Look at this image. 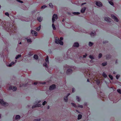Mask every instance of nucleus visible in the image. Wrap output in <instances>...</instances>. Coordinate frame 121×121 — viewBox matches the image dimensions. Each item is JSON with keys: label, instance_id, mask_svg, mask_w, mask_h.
<instances>
[{"label": "nucleus", "instance_id": "nucleus-1", "mask_svg": "<svg viewBox=\"0 0 121 121\" xmlns=\"http://www.w3.org/2000/svg\"><path fill=\"white\" fill-rule=\"evenodd\" d=\"M7 25V26H6V25H5L6 27L8 28V29L9 30V32H11V33H15L17 31V28L16 27H15L13 25Z\"/></svg>", "mask_w": 121, "mask_h": 121}, {"label": "nucleus", "instance_id": "nucleus-2", "mask_svg": "<svg viewBox=\"0 0 121 121\" xmlns=\"http://www.w3.org/2000/svg\"><path fill=\"white\" fill-rule=\"evenodd\" d=\"M63 39V37H60V40L58 37H56V38L55 42L56 43L58 44H60L61 45H63V43L61 41Z\"/></svg>", "mask_w": 121, "mask_h": 121}, {"label": "nucleus", "instance_id": "nucleus-3", "mask_svg": "<svg viewBox=\"0 0 121 121\" xmlns=\"http://www.w3.org/2000/svg\"><path fill=\"white\" fill-rule=\"evenodd\" d=\"M0 103L2 106H7L8 105V104L4 102L3 99H0Z\"/></svg>", "mask_w": 121, "mask_h": 121}, {"label": "nucleus", "instance_id": "nucleus-4", "mask_svg": "<svg viewBox=\"0 0 121 121\" xmlns=\"http://www.w3.org/2000/svg\"><path fill=\"white\" fill-rule=\"evenodd\" d=\"M57 18V15L55 14H54L52 18V21L53 23H54L56 20Z\"/></svg>", "mask_w": 121, "mask_h": 121}, {"label": "nucleus", "instance_id": "nucleus-5", "mask_svg": "<svg viewBox=\"0 0 121 121\" xmlns=\"http://www.w3.org/2000/svg\"><path fill=\"white\" fill-rule=\"evenodd\" d=\"M56 88V86L55 85L53 84L50 86L49 87V89L51 90H52Z\"/></svg>", "mask_w": 121, "mask_h": 121}, {"label": "nucleus", "instance_id": "nucleus-6", "mask_svg": "<svg viewBox=\"0 0 121 121\" xmlns=\"http://www.w3.org/2000/svg\"><path fill=\"white\" fill-rule=\"evenodd\" d=\"M111 16L112 18L114 19L115 21H116L117 22H118L119 21L118 19V18L114 15L112 14L111 15Z\"/></svg>", "mask_w": 121, "mask_h": 121}, {"label": "nucleus", "instance_id": "nucleus-7", "mask_svg": "<svg viewBox=\"0 0 121 121\" xmlns=\"http://www.w3.org/2000/svg\"><path fill=\"white\" fill-rule=\"evenodd\" d=\"M100 96L101 97V99L103 101H104V100L103 99L105 97V95L103 93L101 92H100Z\"/></svg>", "mask_w": 121, "mask_h": 121}, {"label": "nucleus", "instance_id": "nucleus-8", "mask_svg": "<svg viewBox=\"0 0 121 121\" xmlns=\"http://www.w3.org/2000/svg\"><path fill=\"white\" fill-rule=\"evenodd\" d=\"M9 89L10 90H12L13 91H16L17 90V88L15 86H13V87L11 86H10Z\"/></svg>", "mask_w": 121, "mask_h": 121}, {"label": "nucleus", "instance_id": "nucleus-9", "mask_svg": "<svg viewBox=\"0 0 121 121\" xmlns=\"http://www.w3.org/2000/svg\"><path fill=\"white\" fill-rule=\"evenodd\" d=\"M96 4L97 6L99 7L101 6H102V3L100 2H96Z\"/></svg>", "mask_w": 121, "mask_h": 121}, {"label": "nucleus", "instance_id": "nucleus-10", "mask_svg": "<svg viewBox=\"0 0 121 121\" xmlns=\"http://www.w3.org/2000/svg\"><path fill=\"white\" fill-rule=\"evenodd\" d=\"M104 20L108 22H111V19L109 17H105L104 18Z\"/></svg>", "mask_w": 121, "mask_h": 121}, {"label": "nucleus", "instance_id": "nucleus-11", "mask_svg": "<svg viewBox=\"0 0 121 121\" xmlns=\"http://www.w3.org/2000/svg\"><path fill=\"white\" fill-rule=\"evenodd\" d=\"M31 33L33 35L36 36L37 35V33L35 31L32 30Z\"/></svg>", "mask_w": 121, "mask_h": 121}, {"label": "nucleus", "instance_id": "nucleus-12", "mask_svg": "<svg viewBox=\"0 0 121 121\" xmlns=\"http://www.w3.org/2000/svg\"><path fill=\"white\" fill-rule=\"evenodd\" d=\"M72 72V70L71 69H68L67 71V74H69Z\"/></svg>", "mask_w": 121, "mask_h": 121}, {"label": "nucleus", "instance_id": "nucleus-13", "mask_svg": "<svg viewBox=\"0 0 121 121\" xmlns=\"http://www.w3.org/2000/svg\"><path fill=\"white\" fill-rule=\"evenodd\" d=\"M86 9V8L85 7H84L81 9V12L82 13H84L85 11V10Z\"/></svg>", "mask_w": 121, "mask_h": 121}, {"label": "nucleus", "instance_id": "nucleus-14", "mask_svg": "<svg viewBox=\"0 0 121 121\" xmlns=\"http://www.w3.org/2000/svg\"><path fill=\"white\" fill-rule=\"evenodd\" d=\"M79 45L78 43L77 42H75L74 43L73 46L75 47H78L79 46Z\"/></svg>", "mask_w": 121, "mask_h": 121}, {"label": "nucleus", "instance_id": "nucleus-15", "mask_svg": "<svg viewBox=\"0 0 121 121\" xmlns=\"http://www.w3.org/2000/svg\"><path fill=\"white\" fill-rule=\"evenodd\" d=\"M41 106V105L40 104H36L35 105H34L32 106V108H34L35 107H39Z\"/></svg>", "mask_w": 121, "mask_h": 121}, {"label": "nucleus", "instance_id": "nucleus-16", "mask_svg": "<svg viewBox=\"0 0 121 121\" xmlns=\"http://www.w3.org/2000/svg\"><path fill=\"white\" fill-rule=\"evenodd\" d=\"M45 61L46 63L47 64L49 63V60H48V57L47 56H46L45 59Z\"/></svg>", "mask_w": 121, "mask_h": 121}, {"label": "nucleus", "instance_id": "nucleus-17", "mask_svg": "<svg viewBox=\"0 0 121 121\" xmlns=\"http://www.w3.org/2000/svg\"><path fill=\"white\" fill-rule=\"evenodd\" d=\"M96 82L97 85L98 86H99L100 82V81L98 79L96 81Z\"/></svg>", "mask_w": 121, "mask_h": 121}, {"label": "nucleus", "instance_id": "nucleus-18", "mask_svg": "<svg viewBox=\"0 0 121 121\" xmlns=\"http://www.w3.org/2000/svg\"><path fill=\"white\" fill-rule=\"evenodd\" d=\"M96 33L95 32H91L90 34V35L91 36H94L96 35Z\"/></svg>", "mask_w": 121, "mask_h": 121}, {"label": "nucleus", "instance_id": "nucleus-19", "mask_svg": "<svg viewBox=\"0 0 121 121\" xmlns=\"http://www.w3.org/2000/svg\"><path fill=\"white\" fill-rule=\"evenodd\" d=\"M103 76L105 78H106L107 77V75L104 72H103L102 74Z\"/></svg>", "mask_w": 121, "mask_h": 121}, {"label": "nucleus", "instance_id": "nucleus-20", "mask_svg": "<svg viewBox=\"0 0 121 121\" xmlns=\"http://www.w3.org/2000/svg\"><path fill=\"white\" fill-rule=\"evenodd\" d=\"M27 86V84H22V85H21L20 84V85L19 86L20 87H21L22 86H23L24 87H26Z\"/></svg>", "mask_w": 121, "mask_h": 121}, {"label": "nucleus", "instance_id": "nucleus-21", "mask_svg": "<svg viewBox=\"0 0 121 121\" xmlns=\"http://www.w3.org/2000/svg\"><path fill=\"white\" fill-rule=\"evenodd\" d=\"M34 58L35 59L37 60L38 58V56L36 55H35L34 56Z\"/></svg>", "mask_w": 121, "mask_h": 121}, {"label": "nucleus", "instance_id": "nucleus-22", "mask_svg": "<svg viewBox=\"0 0 121 121\" xmlns=\"http://www.w3.org/2000/svg\"><path fill=\"white\" fill-rule=\"evenodd\" d=\"M64 99L65 102H67L68 101V97L67 96L64 97Z\"/></svg>", "mask_w": 121, "mask_h": 121}, {"label": "nucleus", "instance_id": "nucleus-23", "mask_svg": "<svg viewBox=\"0 0 121 121\" xmlns=\"http://www.w3.org/2000/svg\"><path fill=\"white\" fill-rule=\"evenodd\" d=\"M82 117V116L81 114H79L78 116V119L79 120L81 119Z\"/></svg>", "mask_w": 121, "mask_h": 121}, {"label": "nucleus", "instance_id": "nucleus-24", "mask_svg": "<svg viewBox=\"0 0 121 121\" xmlns=\"http://www.w3.org/2000/svg\"><path fill=\"white\" fill-rule=\"evenodd\" d=\"M37 20L39 22H41L42 20V18L41 17H38Z\"/></svg>", "mask_w": 121, "mask_h": 121}, {"label": "nucleus", "instance_id": "nucleus-25", "mask_svg": "<svg viewBox=\"0 0 121 121\" xmlns=\"http://www.w3.org/2000/svg\"><path fill=\"white\" fill-rule=\"evenodd\" d=\"M41 28V26H40L38 27H37L36 28V30L37 31H39Z\"/></svg>", "mask_w": 121, "mask_h": 121}, {"label": "nucleus", "instance_id": "nucleus-26", "mask_svg": "<svg viewBox=\"0 0 121 121\" xmlns=\"http://www.w3.org/2000/svg\"><path fill=\"white\" fill-rule=\"evenodd\" d=\"M93 45V43H92L91 42H90L89 43V46L90 47L92 46Z\"/></svg>", "mask_w": 121, "mask_h": 121}, {"label": "nucleus", "instance_id": "nucleus-27", "mask_svg": "<svg viewBox=\"0 0 121 121\" xmlns=\"http://www.w3.org/2000/svg\"><path fill=\"white\" fill-rule=\"evenodd\" d=\"M107 64V63L106 62H105L103 63L102 64V65L103 66H106Z\"/></svg>", "mask_w": 121, "mask_h": 121}, {"label": "nucleus", "instance_id": "nucleus-28", "mask_svg": "<svg viewBox=\"0 0 121 121\" xmlns=\"http://www.w3.org/2000/svg\"><path fill=\"white\" fill-rule=\"evenodd\" d=\"M21 55H18L17 56L15 57V59H17L18 58L21 57Z\"/></svg>", "mask_w": 121, "mask_h": 121}, {"label": "nucleus", "instance_id": "nucleus-29", "mask_svg": "<svg viewBox=\"0 0 121 121\" xmlns=\"http://www.w3.org/2000/svg\"><path fill=\"white\" fill-rule=\"evenodd\" d=\"M20 116L19 115H16V119H20Z\"/></svg>", "mask_w": 121, "mask_h": 121}, {"label": "nucleus", "instance_id": "nucleus-30", "mask_svg": "<svg viewBox=\"0 0 121 121\" xmlns=\"http://www.w3.org/2000/svg\"><path fill=\"white\" fill-rule=\"evenodd\" d=\"M73 14L74 15H78L80 14V13L78 12H74L73 13Z\"/></svg>", "mask_w": 121, "mask_h": 121}, {"label": "nucleus", "instance_id": "nucleus-31", "mask_svg": "<svg viewBox=\"0 0 121 121\" xmlns=\"http://www.w3.org/2000/svg\"><path fill=\"white\" fill-rule=\"evenodd\" d=\"M111 58V56L110 55H106V58L107 59H109Z\"/></svg>", "mask_w": 121, "mask_h": 121}, {"label": "nucleus", "instance_id": "nucleus-32", "mask_svg": "<svg viewBox=\"0 0 121 121\" xmlns=\"http://www.w3.org/2000/svg\"><path fill=\"white\" fill-rule=\"evenodd\" d=\"M49 5L50 7H51L53 8V6L52 5V4L51 3H50L49 4Z\"/></svg>", "mask_w": 121, "mask_h": 121}, {"label": "nucleus", "instance_id": "nucleus-33", "mask_svg": "<svg viewBox=\"0 0 121 121\" xmlns=\"http://www.w3.org/2000/svg\"><path fill=\"white\" fill-rule=\"evenodd\" d=\"M52 26L54 30H56V28L55 27V25L54 24H52Z\"/></svg>", "mask_w": 121, "mask_h": 121}, {"label": "nucleus", "instance_id": "nucleus-34", "mask_svg": "<svg viewBox=\"0 0 121 121\" xmlns=\"http://www.w3.org/2000/svg\"><path fill=\"white\" fill-rule=\"evenodd\" d=\"M109 77L110 78V79L111 80H112L113 79V76L111 75H108Z\"/></svg>", "mask_w": 121, "mask_h": 121}, {"label": "nucleus", "instance_id": "nucleus-35", "mask_svg": "<svg viewBox=\"0 0 121 121\" xmlns=\"http://www.w3.org/2000/svg\"><path fill=\"white\" fill-rule=\"evenodd\" d=\"M109 3L112 5H114L113 2L111 1H109Z\"/></svg>", "mask_w": 121, "mask_h": 121}, {"label": "nucleus", "instance_id": "nucleus-36", "mask_svg": "<svg viewBox=\"0 0 121 121\" xmlns=\"http://www.w3.org/2000/svg\"><path fill=\"white\" fill-rule=\"evenodd\" d=\"M102 56V54L100 53L99 54L98 56V57L99 58H101Z\"/></svg>", "mask_w": 121, "mask_h": 121}, {"label": "nucleus", "instance_id": "nucleus-37", "mask_svg": "<svg viewBox=\"0 0 121 121\" xmlns=\"http://www.w3.org/2000/svg\"><path fill=\"white\" fill-rule=\"evenodd\" d=\"M71 104L73 106V107H76V105L74 103H71Z\"/></svg>", "mask_w": 121, "mask_h": 121}, {"label": "nucleus", "instance_id": "nucleus-38", "mask_svg": "<svg viewBox=\"0 0 121 121\" xmlns=\"http://www.w3.org/2000/svg\"><path fill=\"white\" fill-rule=\"evenodd\" d=\"M47 63H45L43 64V66H45V67H46V68H47L48 65L47 64Z\"/></svg>", "mask_w": 121, "mask_h": 121}, {"label": "nucleus", "instance_id": "nucleus-39", "mask_svg": "<svg viewBox=\"0 0 121 121\" xmlns=\"http://www.w3.org/2000/svg\"><path fill=\"white\" fill-rule=\"evenodd\" d=\"M27 42L28 43H30L31 42V40L30 39H28L27 40Z\"/></svg>", "mask_w": 121, "mask_h": 121}, {"label": "nucleus", "instance_id": "nucleus-40", "mask_svg": "<svg viewBox=\"0 0 121 121\" xmlns=\"http://www.w3.org/2000/svg\"><path fill=\"white\" fill-rule=\"evenodd\" d=\"M77 99V100L79 102L80 101V99L79 97L78 96H77L76 97Z\"/></svg>", "mask_w": 121, "mask_h": 121}, {"label": "nucleus", "instance_id": "nucleus-41", "mask_svg": "<svg viewBox=\"0 0 121 121\" xmlns=\"http://www.w3.org/2000/svg\"><path fill=\"white\" fill-rule=\"evenodd\" d=\"M46 7H47L45 5H44L43 6H42V7H41V9H43V8H46Z\"/></svg>", "mask_w": 121, "mask_h": 121}, {"label": "nucleus", "instance_id": "nucleus-42", "mask_svg": "<svg viewBox=\"0 0 121 121\" xmlns=\"http://www.w3.org/2000/svg\"><path fill=\"white\" fill-rule=\"evenodd\" d=\"M89 57L91 59H94L93 56L91 55H90V56Z\"/></svg>", "mask_w": 121, "mask_h": 121}, {"label": "nucleus", "instance_id": "nucleus-43", "mask_svg": "<svg viewBox=\"0 0 121 121\" xmlns=\"http://www.w3.org/2000/svg\"><path fill=\"white\" fill-rule=\"evenodd\" d=\"M117 92L119 93L120 94H121V90L120 89H118L117 90Z\"/></svg>", "mask_w": 121, "mask_h": 121}, {"label": "nucleus", "instance_id": "nucleus-44", "mask_svg": "<svg viewBox=\"0 0 121 121\" xmlns=\"http://www.w3.org/2000/svg\"><path fill=\"white\" fill-rule=\"evenodd\" d=\"M120 76L119 75H117L116 76V78L117 79H118V78H119V77Z\"/></svg>", "mask_w": 121, "mask_h": 121}, {"label": "nucleus", "instance_id": "nucleus-45", "mask_svg": "<svg viewBox=\"0 0 121 121\" xmlns=\"http://www.w3.org/2000/svg\"><path fill=\"white\" fill-rule=\"evenodd\" d=\"M5 15L7 16H9V14L8 12H6L5 13Z\"/></svg>", "mask_w": 121, "mask_h": 121}, {"label": "nucleus", "instance_id": "nucleus-46", "mask_svg": "<svg viewBox=\"0 0 121 121\" xmlns=\"http://www.w3.org/2000/svg\"><path fill=\"white\" fill-rule=\"evenodd\" d=\"M87 54L86 53L85 54V55H83V57L84 58H86V56H87Z\"/></svg>", "mask_w": 121, "mask_h": 121}, {"label": "nucleus", "instance_id": "nucleus-47", "mask_svg": "<svg viewBox=\"0 0 121 121\" xmlns=\"http://www.w3.org/2000/svg\"><path fill=\"white\" fill-rule=\"evenodd\" d=\"M17 1L20 2V3H23V1H21V0H16Z\"/></svg>", "mask_w": 121, "mask_h": 121}, {"label": "nucleus", "instance_id": "nucleus-48", "mask_svg": "<svg viewBox=\"0 0 121 121\" xmlns=\"http://www.w3.org/2000/svg\"><path fill=\"white\" fill-rule=\"evenodd\" d=\"M78 107H80L81 108H83V106H82V105H80L79 104H78Z\"/></svg>", "mask_w": 121, "mask_h": 121}, {"label": "nucleus", "instance_id": "nucleus-49", "mask_svg": "<svg viewBox=\"0 0 121 121\" xmlns=\"http://www.w3.org/2000/svg\"><path fill=\"white\" fill-rule=\"evenodd\" d=\"M41 119L40 118L37 119H35V121H39Z\"/></svg>", "mask_w": 121, "mask_h": 121}, {"label": "nucleus", "instance_id": "nucleus-50", "mask_svg": "<svg viewBox=\"0 0 121 121\" xmlns=\"http://www.w3.org/2000/svg\"><path fill=\"white\" fill-rule=\"evenodd\" d=\"M108 41H105H105H104L103 42V43H108Z\"/></svg>", "mask_w": 121, "mask_h": 121}, {"label": "nucleus", "instance_id": "nucleus-51", "mask_svg": "<svg viewBox=\"0 0 121 121\" xmlns=\"http://www.w3.org/2000/svg\"><path fill=\"white\" fill-rule=\"evenodd\" d=\"M46 103V101H45L44 102H43L42 103L43 105H44Z\"/></svg>", "mask_w": 121, "mask_h": 121}, {"label": "nucleus", "instance_id": "nucleus-52", "mask_svg": "<svg viewBox=\"0 0 121 121\" xmlns=\"http://www.w3.org/2000/svg\"><path fill=\"white\" fill-rule=\"evenodd\" d=\"M74 90H75L74 88H72V90L73 92H74Z\"/></svg>", "mask_w": 121, "mask_h": 121}, {"label": "nucleus", "instance_id": "nucleus-53", "mask_svg": "<svg viewBox=\"0 0 121 121\" xmlns=\"http://www.w3.org/2000/svg\"><path fill=\"white\" fill-rule=\"evenodd\" d=\"M15 63L14 62H12L11 63L12 65L14 64H15Z\"/></svg>", "mask_w": 121, "mask_h": 121}, {"label": "nucleus", "instance_id": "nucleus-54", "mask_svg": "<svg viewBox=\"0 0 121 121\" xmlns=\"http://www.w3.org/2000/svg\"><path fill=\"white\" fill-rule=\"evenodd\" d=\"M34 84L35 85H36L38 84V83L36 82H35L34 83Z\"/></svg>", "mask_w": 121, "mask_h": 121}, {"label": "nucleus", "instance_id": "nucleus-55", "mask_svg": "<svg viewBox=\"0 0 121 121\" xmlns=\"http://www.w3.org/2000/svg\"><path fill=\"white\" fill-rule=\"evenodd\" d=\"M46 83L45 82H41L40 83L41 84H45Z\"/></svg>", "mask_w": 121, "mask_h": 121}, {"label": "nucleus", "instance_id": "nucleus-56", "mask_svg": "<svg viewBox=\"0 0 121 121\" xmlns=\"http://www.w3.org/2000/svg\"><path fill=\"white\" fill-rule=\"evenodd\" d=\"M12 65H11V64H9V65L8 66L9 67H11L12 66Z\"/></svg>", "mask_w": 121, "mask_h": 121}, {"label": "nucleus", "instance_id": "nucleus-57", "mask_svg": "<svg viewBox=\"0 0 121 121\" xmlns=\"http://www.w3.org/2000/svg\"><path fill=\"white\" fill-rule=\"evenodd\" d=\"M87 81L88 82H89L90 81H89V79H87Z\"/></svg>", "mask_w": 121, "mask_h": 121}, {"label": "nucleus", "instance_id": "nucleus-58", "mask_svg": "<svg viewBox=\"0 0 121 121\" xmlns=\"http://www.w3.org/2000/svg\"><path fill=\"white\" fill-rule=\"evenodd\" d=\"M70 95V93H68L67 96L68 97Z\"/></svg>", "mask_w": 121, "mask_h": 121}, {"label": "nucleus", "instance_id": "nucleus-59", "mask_svg": "<svg viewBox=\"0 0 121 121\" xmlns=\"http://www.w3.org/2000/svg\"><path fill=\"white\" fill-rule=\"evenodd\" d=\"M49 106H48V109H49Z\"/></svg>", "mask_w": 121, "mask_h": 121}, {"label": "nucleus", "instance_id": "nucleus-60", "mask_svg": "<svg viewBox=\"0 0 121 121\" xmlns=\"http://www.w3.org/2000/svg\"><path fill=\"white\" fill-rule=\"evenodd\" d=\"M86 4V3H82V5H83V4Z\"/></svg>", "mask_w": 121, "mask_h": 121}, {"label": "nucleus", "instance_id": "nucleus-61", "mask_svg": "<svg viewBox=\"0 0 121 121\" xmlns=\"http://www.w3.org/2000/svg\"><path fill=\"white\" fill-rule=\"evenodd\" d=\"M1 115L0 114V119L1 118Z\"/></svg>", "mask_w": 121, "mask_h": 121}, {"label": "nucleus", "instance_id": "nucleus-62", "mask_svg": "<svg viewBox=\"0 0 121 121\" xmlns=\"http://www.w3.org/2000/svg\"><path fill=\"white\" fill-rule=\"evenodd\" d=\"M22 43L21 42H20V43H19V44H21Z\"/></svg>", "mask_w": 121, "mask_h": 121}, {"label": "nucleus", "instance_id": "nucleus-63", "mask_svg": "<svg viewBox=\"0 0 121 121\" xmlns=\"http://www.w3.org/2000/svg\"><path fill=\"white\" fill-rule=\"evenodd\" d=\"M117 60H116V63H117Z\"/></svg>", "mask_w": 121, "mask_h": 121}, {"label": "nucleus", "instance_id": "nucleus-64", "mask_svg": "<svg viewBox=\"0 0 121 121\" xmlns=\"http://www.w3.org/2000/svg\"><path fill=\"white\" fill-rule=\"evenodd\" d=\"M115 72H113V73L115 74Z\"/></svg>", "mask_w": 121, "mask_h": 121}]
</instances>
